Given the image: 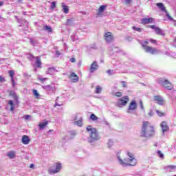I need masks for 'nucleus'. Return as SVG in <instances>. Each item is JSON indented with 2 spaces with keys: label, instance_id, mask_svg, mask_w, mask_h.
I'll list each match as a JSON object with an SVG mask.
<instances>
[{
  "label": "nucleus",
  "instance_id": "1",
  "mask_svg": "<svg viewBox=\"0 0 176 176\" xmlns=\"http://www.w3.org/2000/svg\"><path fill=\"white\" fill-rule=\"evenodd\" d=\"M155 135V126L149 125V122L144 121L140 131V137L151 138Z\"/></svg>",
  "mask_w": 176,
  "mask_h": 176
},
{
  "label": "nucleus",
  "instance_id": "2",
  "mask_svg": "<svg viewBox=\"0 0 176 176\" xmlns=\"http://www.w3.org/2000/svg\"><path fill=\"white\" fill-rule=\"evenodd\" d=\"M126 155L130 158H126L124 161L120 158V157H118L120 164H122V166H137V159L134 157V154L131 151H126Z\"/></svg>",
  "mask_w": 176,
  "mask_h": 176
},
{
  "label": "nucleus",
  "instance_id": "3",
  "mask_svg": "<svg viewBox=\"0 0 176 176\" xmlns=\"http://www.w3.org/2000/svg\"><path fill=\"white\" fill-rule=\"evenodd\" d=\"M87 131L90 132L89 142L91 144V142H94V141H97L100 140V137L98 136V132H97V129L93 128L91 125L87 126Z\"/></svg>",
  "mask_w": 176,
  "mask_h": 176
},
{
  "label": "nucleus",
  "instance_id": "4",
  "mask_svg": "<svg viewBox=\"0 0 176 176\" xmlns=\"http://www.w3.org/2000/svg\"><path fill=\"white\" fill-rule=\"evenodd\" d=\"M159 83L162 87L166 89V90H173V89H174V85H173V82H170V80L167 79L160 78Z\"/></svg>",
  "mask_w": 176,
  "mask_h": 176
},
{
  "label": "nucleus",
  "instance_id": "5",
  "mask_svg": "<svg viewBox=\"0 0 176 176\" xmlns=\"http://www.w3.org/2000/svg\"><path fill=\"white\" fill-rule=\"evenodd\" d=\"M156 6L160 8L162 12H166V17L168 19V20H170V21H173L174 23H176V20H175L173 16L170 15V13L168 12L167 10L166 9V6H164V4H163V3H157Z\"/></svg>",
  "mask_w": 176,
  "mask_h": 176
},
{
  "label": "nucleus",
  "instance_id": "6",
  "mask_svg": "<svg viewBox=\"0 0 176 176\" xmlns=\"http://www.w3.org/2000/svg\"><path fill=\"white\" fill-rule=\"evenodd\" d=\"M142 47H143V49H144V50L146 53H150V54H157V53H159V51L157 50V49H156L152 46L142 44Z\"/></svg>",
  "mask_w": 176,
  "mask_h": 176
},
{
  "label": "nucleus",
  "instance_id": "7",
  "mask_svg": "<svg viewBox=\"0 0 176 176\" xmlns=\"http://www.w3.org/2000/svg\"><path fill=\"white\" fill-rule=\"evenodd\" d=\"M55 169H53V168L50 167L48 169L49 174H57V173H60L62 168L61 163L60 162H55Z\"/></svg>",
  "mask_w": 176,
  "mask_h": 176
},
{
  "label": "nucleus",
  "instance_id": "8",
  "mask_svg": "<svg viewBox=\"0 0 176 176\" xmlns=\"http://www.w3.org/2000/svg\"><path fill=\"white\" fill-rule=\"evenodd\" d=\"M104 41L107 43H111V42H113V34L111 32H107L104 33Z\"/></svg>",
  "mask_w": 176,
  "mask_h": 176
},
{
  "label": "nucleus",
  "instance_id": "9",
  "mask_svg": "<svg viewBox=\"0 0 176 176\" xmlns=\"http://www.w3.org/2000/svg\"><path fill=\"white\" fill-rule=\"evenodd\" d=\"M129 101H130V99L127 96H124V97L120 98L118 101V105H122V107H124L127 105Z\"/></svg>",
  "mask_w": 176,
  "mask_h": 176
},
{
  "label": "nucleus",
  "instance_id": "10",
  "mask_svg": "<svg viewBox=\"0 0 176 176\" xmlns=\"http://www.w3.org/2000/svg\"><path fill=\"white\" fill-rule=\"evenodd\" d=\"M153 100L155 102H157V104H158V105H164L166 103L164 99H163L160 96H154Z\"/></svg>",
  "mask_w": 176,
  "mask_h": 176
},
{
  "label": "nucleus",
  "instance_id": "11",
  "mask_svg": "<svg viewBox=\"0 0 176 176\" xmlns=\"http://www.w3.org/2000/svg\"><path fill=\"white\" fill-rule=\"evenodd\" d=\"M138 104L135 100H131L129 105V111H135L137 109Z\"/></svg>",
  "mask_w": 176,
  "mask_h": 176
},
{
  "label": "nucleus",
  "instance_id": "12",
  "mask_svg": "<svg viewBox=\"0 0 176 176\" xmlns=\"http://www.w3.org/2000/svg\"><path fill=\"white\" fill-rule=\"evenodd\" d=\"M160 127L163 133H166V131H168V130H170V127H168L167 122L165 121L161 122Z\"/></svg>",
  "mask_w": 176,
  "mask_h": 176
},
{
  "label": "nucleus",
  "instance_id": "13",
  "mask_svg": "<svg viewBox=\"0 0 176 176\" xmlns=\"http://www.w3.org/2000/svg\"><path fill=\"white\" fill-rule=\"evenodd\" d=\"M153 23V18H144L143 19H142V22L141 24H143L144 25H146V24H151Z\"/></svg>",
  "mask_w": 176,
  "mask_h": 176
},
{
  "label": "nucleus",
  "instance_id": "14",
  "mask_svg": "<svg viewBox=\"0 0 176 176\" xmlns=\"http://www.w3.org/2000/svg\"><path fill=\"white\" fill-rule=\"evenodd\" d=\"M98 69V65L97 62H94L90 67L89 71L91 73H93L94 71H97Z\"/></svg>",
  "mask_w": 176,
  "mask_h": 176
},
{
  "label": "nucleus",
  "instance_id": "15",
  "mask_svg": "<svg viewBox=\"0 0 176 176\" xmlns=\"http://www.w3.org/2000/svg\"><path fill=\"white\" fill-rule=\"evenodd\" d=\"M70 78L72 79L73 83H76V82H79V76L76 75L75 73H72L70 75Z\"/></svg>",
  "mask_w": 176,
  "mask_h": 176
},
{
  "label": "nucleus",
  "instance_id": "16",
  "mask_svg": "<svg viewBox=\"0 0 176 176\" xmlns=\"http://www.w3.org/2000/svg\"><path fill=\"white\" fill-rule=\"evenodd\" d=\"M31 140L30 139V138L27 135H23L22 137V142L24 145H28V144H30Z\"/></svg>",
  "mask_w": 176,
  "mask_h": 176
},
{
  "label": "nucleus",
  "instance_id": "17",
  "mask_svg": "<svg viewBox=\"0 0 176 176\" xmlns=\"http://www.w3.org/2000/svg\"><path fill=\"white\" fill-rule=\"evenodd\" d=\"M10 96L11 97H13L14 101H16V102H19V96H17V94H16L15 91H10Z\"/></svg>",
  "mask_w": 176,
  "mask_h": 176
},
{
  "label": "nucleus",
  "instance_id": "18",
  "mask_svg": "<svg viewBox=\"0 0 176 176\" xmlns=\"http://www.w3.org/2000/svg\"><path fill=\"white\" fill-rule=\"evenodd\" d=\"M7 156L8 157H9V159H14V157H16V151H10L7 153Z\"/></svg>",
  "mask_w": 176,
  "mask_h": 176
},
{
  "label": "nucleus",
  "instance_id": "19",
  "mask_svg": "<svg viewBox=\"0 0 176 176\" xmlns=\"http://www.w3.org/2000/svg\"><path fill=\"white\" fill-rule=\"evenodd\" d=\"M36 64L37 65L38 68H42V61H41V58L39 56H36Z\"/></svg>",
  "mask_w": 176,
  "mask_h": 176
},
{
  "label": "nucleus",
  "instance_id": "20",
  "mask_svg": "<svg viewBox=\"0 0 176 176\" xmlns=\"http://www.w3.org/2000/svg\"><path fill=\"white\" fill-rule=\"evenodd\" d=\"M47 124H49V122L47 121H45L44 122H41L38 124V127L39 129H45Z\"/></svg>",
  "mask_w": 176,
  "mask_h": 176
},
{
  "label": "nucleus",
  "instance_id": "21",
  "mask_svg": "<svg viewBox=\"0 0 176 176\" xmlns=\"http://www.w3.org/2000/svg\"><path fill=\"white\" fill-rule=\"evenodd\" d=\"M62 8L65 14H67V13H69V8H68V6H65L64 3H62Z\"/></svg>",
  "mask_w": 176,
  "mask_h": 176
},
{
  "label": "nucleus",
  "instance_id": "22",
  "mask_svg": "<svg viewBox=\"0 0 176 176\" xmlns=\"http://www.w3.org/2000/svg\"><path fill=\"white\" fill-rule=\"evenodd\" d=\"M105 9H107V6H104V5L100 6V7L98 10V14H101V13H102V12H104Z\"/></svg>",
  "mask_w": 176,
  "mask_h": 176
},
{
  "label": "nucleus",
  "instance_id": "23",
  "mask_svg": "<svg viewBox=\"0 0 176 176\" xmlns=\"http://www.w3.org/2000/svg\"><path fill=\"white\" fill-rule=\"evenodd\" d=\"M155 32L157 35H164V33H163V31L160 28H156Z\"/></svg>",
  "mask_w": 176,
  "mask_h": 176
},
{
  "label": "nucleus",
  "instance_id": "24",
  "mask_svg": "<svg viewBox=\"0 0 176 176\" xmlns=\"http://www.w3.org/2000/svg\"><path fill=\"white\" fill-rule=\"evenodd\" d=\"M95 91H96V94H100L101 93V91H102V88L101 87H100V85H98V86H96Z\"/></svg>",
  "mask_w": 176,
  "mask_h": 176
},
{
  "label": "nucleus",
  "instance_id": "25",
  "mask_svg": "<svg viewBox=\"0 0 176 176\" xmlns=\"http://www.w3.org/2000/svg\"><path fill=\"white\" fill-rule=\"evenodd\" d=\"M90 119L93 120V122H96L97 120H98V117H97V116H96L95 114H91L90 116Z\"/></svg>",
  "mask_w": 176,
  "mask_h": 176
},
{
  "label": "nucleus",
  "instance_id": "26",
  "mask_svg": "<svg viewBox=\"0 0 176 176\" xmlns=\"http://www.w3.org/2000/svg\"><path fill=\"white\" fill-rule=\"evenodd\" d=\"M156 113L158 115V116L160 117H163V116H166V113L159 111V110H156Z\"/></svg>",
  "mask_w": 176,
  "mask_h": 176
},
{
  "label": "nucleus",
  "instance_id": "27",
  "mask_svg": "<svg viewBox=\"0 0 176 176\" xmlns=\"http://www.w3.org/2000/svg\"><path fill=\"white\" fill-rule=\"evenodd\" d=\"M8 74H9V75H10L11 79H14V71H13V70H10V71L8 72Z\"/></svg>",
  "mask_w": 176,
  "mask_h": 176
},
{
  "label": "nucleus",
  "instance_id": "28",
  "mask_svg": "<svg viewBox=\"0 0 176 176\" xmlns=\"http://www.w3.org/2000/svg\"><path fill=\"white\" fill-rule=\"evenodd\" d=\"M33 96H34L36 98H39V94L36 89H33Z\"/></svg>",
  "mask_w": 176,
  "mask_h": 176
},
{
  "label": "nucleus",
  "instance_id": "29",
  "mask_svg": "<svg viewBox=\"0 0 176 176\" xmlns=\"http://www.w3.org/2000/svg\"><path fill=\"white\" fill-rule=\"evenodd\" d=\"M82 120H82V118H80V119L76 122L77 126H79L80 127H81V126H83V123L82 122Z\"/></svg>",
  "mask_w": 176,
  "mask_h": 176
},
{
  "label": "nucleus",
  "instance_id": "30",
  "mask_svg": "<svg viewBox=\"0 0 176 176\" xmlns=\"http://www.w3.org/2000/svg\"><path fill=\"white\" fill-rule=\"evenodd\" d=\"M114 97H122V96H123V93L122 92H120V91H118V92H116L114 94H113Z\"/></svg>",
  "mask_w": 176,
  "mask_h": 176
},
{
  "label": "nucleus",
  "instance_id": "31",
  "mask_svg": "<svg viewBox=\"0 0 176 176\" xmlns=\"http://www.w3.org/2000/svg\"><path fill=\"white\" fill-rule=\"evenodd\" d=\"M133 30H134V31H138V32H141V31H142V28H137L135 26L133 27Z\"/></svg>",
  "mask_w": 176,
  "mask_h": 176
},
{
  "label": "nucleus",
  "instance_id": "32",
  "mask_svg": "<svg viewBox=\"0 0 176 176\" xmlns=\"http://www.w3.org/2000/svg\"><path fill=\"white\" fill-rule=\"evenodd\" d=\"M45 30L46 31H48V32H52V27L49 26V25H45Z\"/></svg>",
  "mask_w": 176,
  "mask_h": 176
},
{
  "label": "nucleus",
  "instance_id": "33",
  "mask_svg": "<svg viewBox=\"0 0 176 176\" xmlns=\"http://www.w3.org/2000/svg\"><path fill=\"white\" fill-rule=\"evenodd\" d=\"M157 155H159V157H161V159L164 157V154H163L161 151H157Z\"/></svg>",
  "mask_w": 176,
  "mask_h": 176
},
{
  "label": "nucleus",
  "instance_id": "34",
  "mask_svg": "<svg viewBox=\"0 0 176 176\" xmlns=\"http://www.w3.org/2000/svg\"><path fill=\"white\" fill-rule=\"evenodd\" d=\"M38 80H40V82H41V83H43V82H45V80H47V78H41V77H38Z\"/></svg>",
  "mask_w": 176,
  "mask_h": 176
},
{
  "label": "nucleus",
  "instance_id": "35",
  "mask_svg": "<svg viewBox=\"0 0 176 176\" xmlns=\"http://www.w3.org/2000/svg\"><path fill=\"white\" fill-rule=\"evenodd\" d=\"M56 8V1H52L51 3V9H54Z\"/></svg>",
  "mask_w": 176,
  "mask_h": 176
},
{
  "label": "nucleus",
  "instance_id": "36",
  "mask_svg": "<svg viewBox=\"0 0 176 176\" xmlns=\"http://www.w3.org/2000/svg\"><path fill=\"white\" fill-rule=\"evenodd\" d=\"M149 42H151V43H153V44L157 43V41L153 39V38H150Z\"/></svg>",
  "mask_w": 176,
  "mask_h": 176
},
{
  "label": "nucleus",
  "instance_id": "37",
  "mask_svg": "<svg viewBox=\"0 0 176 176\" xmlns=\"http://www.w3.org/2000/svg\"><path fill=\"white\" fill-rule=\"evenodd\" d=\"M66 24L67 25H71L72 24V19H67Z\"/></svg>",
  "mask_w": 176,
  "mask_h": 176
},
{
  "label": "nucleus",
  "instance_id": "38",
  "mask_svg": "<svg viewBox=\"0 0 176 176\" xmlns=\"http://www.w3.org/2000/svg\"><path fill=\"white\" fill-rule=\"evenodd\" d=\"M148 28H151L152 30H155V31L157 28V27H156V25H148Z\"/></svg>",
  "mask_w": 176,
  "mask_h": 176
},
{
  "label": "nucleus",
  "instance_id": "39",
  "mask_svg": "<svg viewBox=\"0 0 176 176\" xmlns=\"http://www.w3.org/2000/svg\"><path fill=\"white\" fill-rule=\"evenodd\" d=\"M175 166L170 165L167 166V168H169L170 170H175Z\"/></svg>",
  "mask_w": 176,
  "mask_h": 176
},
{
  "label": "nucleus",
  "instance_id": "40",
  "mask_svg": "<svg viewBox=\"0 0 176 176\" xmlns=\"http://www.w3.org/2000/svg\"><path fill=\"white\" fill-rule=\"evenodd\" d=\"M8 105H10V107H14V103L13 102V100H8Z\"/></svg>",
  "mask_w": 176,
  "mask_h": 176
},
{
  "label": "nucleus",
  "instance_id": "41",
  "mask_svg": "<svg viewBox=\"0 0 176 176\" xmlns=\"http://www.w3.org/2000/svg\"><path fill=\"white\" fill-rule=\"evenodd\" d=\"M107 73L109 74V75H112V74H113V70L112 69H108L107 71Z\"/></svg>",
  "mask_w": 176,
  "mask_h": 176
},
{
  "label": "nucleus",
  "instance_id": "42",
  "mask_svg": "<svg viewBox=\"0 0 176 176\" xmlns=\"http://www.w3.org/2000/svg\"><path fill=\"white\" fill-rule=\"evenodd\" d=\"M12 83V87H16V82L14 81V78L11 79Z\"/></svg>",
  "mask_w": 176,
  "mask_h": 176
},
{
  "label": "nucleus",
  "instance_id": "43",
  "mask_svg": "<svg viewBox=\"0 0 176 176\" xmlns=\"http://www.w3.org/2000/svg\"><path fill=\"white\" fill-rule=\"evenodd\" d=\"M0 82H6V79H5L2 76H0Z\"/></svg>",
  "mask_w": 176,
  "mask_h": 176
},
{
  "label": "nucleus",
  "instance_id": "44",
  "mask_svg": "<svg viewBox=\"0 0 176 176\" xmlns=\"http://www.w3.org/2000/svg\"><path fill=\"white\" fill-rule=\"evenodd\" d=\"M131 2H133V0H125V3L126 5L131 3Z\"/></svg>",
  "mask_w": 176,
  "mask_h": 176
},
{
  "label": "nucleus",
  "instance_id": "45",
  "mask_svg": "<svg viewBox=\"0 0 176 176\" xmlns=\"http://www.w3.org/2000/svg\"><path fill=\"white\" fill-rule=\"evenodd\" d=\"M122 85L123 87H126V86H127L126 82L125 81H122Z\"/></svg>",
  "mask_w": 176,
  "mask_h": 176
},
{
  "label": "nucleus",
  "instance_id": "46",
  "mask_svg": "<svg viewBox=\"0 0 176 176\" xmlns=\"http://www.w3.org/2000/svg\"><path fill=\"white\" fill-rule=\"evenodd\" d=\"M30 42L32 43V45H35V41L32 38L30 39Z\"/></svg>",
  "mask_w": 176,
  "mask_h": 176
},
{
  "label": "nucleus",
  "instance_id": "47",
  "mask_svg": "<svg viewBox=\"0 0 176 176\" xmlns=\"http://www.w3.org/2000/svg\"><path fill=\"white\" fill-rule=\"evenodd\" d=\"M70 61H71V63H76V59H75V58H70Z\"/></svg>",
  "mask_w": 176,
  "mask_h": 176
},
{
  "label": "nucleus",
  "instance_id": "48",
  "mask_svg": "<svg viewBox=\"0 0 176 176\" xmlns=\"http://www.w3.org/2000/svg\"><path fill=\"white\" fill-rule=\"evenodd\" d=\"M30 118H31V116L27 115V116H25V119L26 120H28V119H30Z\"/></svg>",
  "mask_w": 176,
  "mask_h": 176
},
{
  "label": "nucleus",
  "instance_id": "49",
  "mask_svg": "<svg viewBox=\"0 0 176 176\" xmlns=\"http://www.w3.org/2000/svg\"><path fill=\"white\" fill-rule=\"evenodd\" d=\"M10 110L11 111V112H13V111H14V106H11Z\"/></svg>",
  "mask_w": 176,
  "mask_h": 176
},
{
  "label": "nucleus",
  "instance_id": "50",
  "mask_svg": "<svg viewBox=\"0 0 176 176\" xmlns=\"http://www.w3.org/2000/svg\"><path fill=\"white\" fill-rule=\"evenodd\" d=\"M140 107H141L142 109H144V105L142 104V101H140Z\"/></svg>",
  "mask_w": 176,
  "mask_h": 176
},
{
  "label": "nucleus",
  "instance_id": "51",
  "mask_svg": "<svg viewBox=\"0 0 176 176\" xmlns=\"http://www.w3.org/2000/svg\"><path fill=\"white\" fill-rule=\"evenodd\" d=\"M144 45H146H146H149V41H144Z\"/></svg>",
  "mask_w": 176,
  "mask_h": 176
},
{
  "label": "nucleus",
  "instance_id": "52",
  "mask_svg": "<svg viewBox=\"0 0 176 176\" xmlns=\"http://www.w3.org/2000/svg\"><path fill=\"white\" fill-rule=\"evenodd\" d=\"M30 168H34V164H30Z\"/></svg>",
  "mask_w": 176,
  "mask_h": 176
},
{
  "label": "nucleus",
  "instance_id": "53",
  "mask_svg": "<svg viewBox=\"0 0 176 176\" xmlns=\"http://www.w3.org/2000/svg\"><path fill=\"white\" fill-rule=\"evenodd\" d=\"M54 107H60V104H58V103H56L55 104H54Z\"/></svg>",
  "mask_w": 176,
  "mask_h": 176
},
{
  "label": "nucleus",
  "instance_id": "54",
  "mask_svg": "<svg viewBox=\"0 0 176 176\" xmlns=\"http://www.w3.org/2000/svg\"><path fill=\"white\" fill-rule=\"evenodd\" d=\"M3 5V1H0V6H2Z\"/></svg>",
  "mask_w": 176,
  "mask_h": 176
},
{
  "label": "nucleus",
  "instance_id": "55",
  "mask_svg": "<svg viewBox=\"0 0 176 176\" xmlns=\"http://www.w3.org/2000/svg\"><path fill=\"white\" fill-rule=\"evenodd\" d=\"M153 113L152 111H151V112H150V116H152Z\"/></svg>",
  "mask_w": 176,
  "mask_h": 176
},
{
  "label": "nucleus",
  "instance_id": "56",
  "mask_svg": "<svg viewBox=\"0 0 176 176\" xmlns=\"http://www.w3.org/2000/svg\"><path fill=\"white\" fill-rule=\"evenodd\" d=\"M77 120V118H74V120Z\"/></svg>",
  "mask_w": 176,
  "mask_h": 176
},
{
  "label": "nucleus",
  "instance_id": "57",
  "mask_svg": "<svg viewBox=\"0 0 176 176\" xmlns=\"http://www.w3.org/2000/svg\"><path fill=\"white\" fill-rule=\"evenodd\" d=\"M173 176H176V175H173Z\"/></svg>",
  "mask_w": 176,
  "mask_h": 176
}]
</instances>
